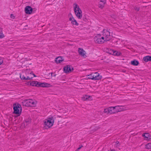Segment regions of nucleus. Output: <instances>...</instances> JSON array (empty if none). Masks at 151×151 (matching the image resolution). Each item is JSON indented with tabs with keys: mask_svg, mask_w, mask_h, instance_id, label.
Returning a JSON list of instances; mask_svg holds the SVG:
<instances>
[{
	"mask_svg": "<svg viewBox=\"0 0 151 151\" xmlns=\"http://www.w3.org/2000/svg\"><path fill=\"white\" fill-rule=\"evenodd\" d=\"M125 110L124 107L122 106H117L110 107L104 109V112L107 113H115L116 112H121Z\"/></svg>",
	"mask_w": 151,
	"mask_h": 151,
	"instance_id": "nucleus-1",
	"label": "nucleus"
},
{
	"mask_svg": "<svg viewBox=\"0 0 151 151\" xmlns=\"http://www.w3.org/2000/svg\"><path fill=\"white\" fill-rule=\"evenodd\" d=\"M54 119L53 117L50 116L45 119L43 121V128L48 129L52 127L54 123Z\"/></svg>",
	"mask_w": 151,
	"mask_h": 151,
	"instance_id": "nucleus-2",
	"label": "nucleus"
},
{
	"mask_svg": "<svg viewBox=\"0 0 151 151\" xmlns=\"http://www.w3.org/2000/svg\"><path fill=\"white\" fill-rule=\"evenodd\" d=\"M73 9L76 16L78 19H81L82 17V11L79 6L76 3L73 4Z\"/></svg>",
	"mask_w": 151,
	"mask_h": 151,
	"instance_id": "nucleus-3",
	"label": "nucleus"
},
{
	"mask_svg": "<svg viewBox=\"0 0 151 151\" xmlns=\"http://www.w3.org/2000/svg\"><path fill=\"white\" fill-rule=\"evenodd\" d=\"M23 103L26 106L35 107L37 104V101L35 100L29 99L24 100Z\"/></svg>",
	"mask_w": 151,
	"mask_h": 151,
	"instance_id": "nucleus-4",
	"label": "nucleus"
},
{
	"mask_svg": "<svg viewBox=\"0 0 151 151\" xmlns=\"http://www.w3.org/2000/svg\"><path fill=\"white\" fill-rule=\"evenodd\" d=\"M101 35L104 37L105 41L109 40L111 37L110 32L108 29H104Z\"/></svg>",
	"mask_w": 151,
	"mask_h": 151,
	"instance_id": "nucleus-5",
	"label": "nucleus"
},
{
	"mask_svg": "<svg viewBox=\"0 0 151 151\" xmlns=\"http://www.w3.org/2000/svg\"><path fill=\"white\" fill-rule=\"evenodd\" d=\"M87 76L88 77V78L94 80H99L101 78V76L97 72L92 73Z\"/></svg>",
	"mask_w": 151,
	"mask_h": 151,
	"instance_id": "nucleus-6",
	"label": "nucleus"
},
{
	"mask_svg": "<svg viewBox=\"0 0 151 151\" xmlns=\"http://www.w3.org/2000/svg\"><path fill=\"white\" fill-rule=\"evenodd\" d=\"M94 41L98 43H102L105 42L104 38L101 34L97 35L94 38Z\"/></svg>",
	"mask_w": 151,
	"mask_h": 151,
	"instance_id": "nucleus-7",
	"label": "nucleus"
},
{
	"mask_svg": "<svg viewBox=\"0 0 151 151\" xmlns=\"http://www.w3.org/2000/svg\"><path fill=\"white\" fill-rule=\"evenodd\" d=\"M13 107L14 110L13 113H21L22 109L20 105L17 104H14Z\"/></svg>",
	"mask_w": 151,
	"mask_h": 151,
	"instance_id": "nucleus-8",
	"label": "nucleus"
},
{
	"mask_svg": "<svg viewBox=\"0 0 151 151\" xmlns=\"http://www.w3.org/2000/svg\"><path fill=\"white\" fill-rule=\"evenodd\" d=\"M69 20L70 21H71V24L73 25L76 26H78L79 24L77 22V21L74 19V17L70 14L69 15Z\"/></svg>",
	"mask_w": 151,
	"mask_h": 151,
	"instance_id": "nucleus-9",
	"label": "nucleus"
},
{
	"mask_svg": "<svg viewBox=\"0 0 151 151\" xmlns=\"http://www.w3.org/2000/svg\"><path fill=\"white\" fill-rule=\"evenodd\" d=\"M26 76L27 77V80H30L32 79L33 77L36 76L34 74L32 73L31 71L29 72V70H27L26 71Z\"/></svg>",
	"mask_w": 151,
	"mask_h": 151,
	"instance_id": "nucleus-10",
	"label": "nucleus"
},
{
	"mask_svg": "<svg viewBox=\"0 0 151 151\" xmlns=\"http://www.w3.org/2000/svg\"><path fill=\"white\" fill-rule=\"evenodd\" d=\"M51 85L50 84L46 83L38 82V87H49Z\"/></svg>",
	"mask_w": 151,
	"mask_h": 151,
	"instance_id": "nucleus-11",
	"label": "nucleus"
},
{
	"mask_svg": "<svg viewBox=\"0 0 151 151\" xmlns=\"http://www.w3.org/2000/svg\"><path fill=\"white\" fill-rule=\"evenodd\" d=\"M63 69L65 73H69L73 70V68L72 66L69 65H67Z\"/></svg>",
	"mask_w": 151,
	"mask_h": 151,
	"instance_id": "nucleus-12",
	"label": "nucleus"
},
{
	"mask_svg": "<svg viewBox=\"0 0 151 151\" xmlns=\"http://www.w3.org/2000/svg\"><path fill=\"white\" fill-rule=\"evenodd\" d=\"M25 13L27 14H30L33 11L32 8L29 6H26L24 9Z\"/></svg>",
	"mask_w": 151,
	"mask_h": 151,
	"instance_id": "nucleus-13",
	"label": "nucleus"
},
{
	"mask_svg": "<svg viewBox=\"0 0 151 151\" xmlns=\"http://www.w3.org/2000/svg\"><path fill=\"white\" fill-rule=\"evenodd\" d=\"M142 136L145 140H148L151 139V135L148 133H144L142 134Z\"/></svg>",
	"mask_w": 151,
	"mask_h": 151,
	"instance_id": "nucleus-14",
	"label": "nucleus"
},
{
	"mask_svg": "<svg viewBox=\"0 0 151 151\" xmlns=\"http://www.w3.org/2000/svg\"><path fill=\"white\" fill-rule=\"evenodd\" d=\"M78 52L79 54L82 56H84L86 54V52L81 48H78Z\"/></svg>",
	"mask_w": 151,
	"mask_h": 151,
	"instance_id": "nucleus-15",
	"label": "nucleus"
},
{
	"mask_svg": "<svg viewBox=\"0 0 151 151\" xmlns=\"http://www.w3.org/2000/svg\"><path fill=\"white\" fill-rule=\"evenodd\" d=\"M81 99L83 101H86L87 100H92L91 96L87 95H83Z\"/></svg>",
	"mask_w": 151,
	"mask_h": 151,
	"instance_id": "nucleus-16",
	"label": "nucleus"
},
{
	"mask_svg": "<svg viewBox=\"0 0 151 151\" xmlns=\"http://www.w3.org/2000/svg\"><path fill=\"white\" fill-rule=\"evenodd\" d=\"M110 53L115 56H119L121 54L120 52L116 51L114 50H111Z\"/></svg>",
	"mask_w": 151,
	"mask_h": 151,
	"instance_id": "nucleus-17",
	"label": "nucleus"
},
{
	"mask_svg": "<svg viewBox=\"0 0 151 151\" xmlns=\"http://www.w3.org/2000/svg\"><path fill=\"white\" fill-rule=\"evenodd\" d=\"M63 61V58L61 57H58L55 58V61L57 63H61Z\"/></svg>",
	"mask_w": 151,
	"mask_h": 151,
	"instance_id": "nucleus-18",
	"label": "nucleus"
},
{
	"mask_svg": "<svg viewBox=\"0 0 151 151\" xmlns=\"http://www.w3.org/2000/svg\"><path fill=\"white\" fill-rule=\"evenodd\" d=\"M38 82L37 81H33L30 82V85L32 86H36L38 87Z\"/></svg>",
	"mask_w": 151,
	"mask_h": 151,
	"instance_id": "nucleus-19",
	"label": "nucleus"
},
{
	"mask_svg": "<svg viewBox=\"0 0 151 151\" xmlns=\"http://www.w3.org/2000/svg\"><path fill=\"white\" fill-rule=\"evenodd\" d=\"M31 122V120L30 119H26L24 124V127H26L28 124H30Z\"/></svg>",
	"mask_w": 151,
	"mask_h": 151,
	"instance_id": "nucleus-20",
	"label": "nucleus"
},
{
	"mask_svg": "<svg viewBox=\"0 0 151 151\" xmlns=\"http://www.w3.org/2000/svg\"><path fill=\"white\" fill-rule=\"evenodd\" d=\"M151 56H147L144 57L143 58V60L146 62L148 61H151Z\"/></svg>",
	"mask_w": 151,
	"mask_h": 151,
	"instance_id": "nucleus-21",
	"label": "nucleus"
},
{
	"mask_svg": "<svg viewBox=\"0 0 151 151\" xmlns=\"http://www.w3.org/2000/svg\"><path fill=\"white\" fill-rule=\"evenodd\" d=\"M131 63L132 65H135V66H137L139 64V62L137 60H134L131 61Z\"/></svg>",
	"mask_w": 151,
	"mask_h": 151,
	"instance_id": "nucleus-22",
	"label": "nucleus"
},
{
	"mask_svg": "<svg viewBox=\"0 0 151 151\" xmlns=\"http://www.w3.org/2000/svg\"><path fill=\"white\" fill-rule=\"evenodd\" d=\"M4 37V35L3 33L2 29L0 27V39Z\"/></svg>",
	"mask_w": 151,
	"mask_h": 151,
	"instance_id": "nucleus-23",
	"label": "nucleus"
},
{
	"mask_svg": "<svg viewBox=\"0 0 151 151\" xmlns=\"http://www.w3.org/2000/svg\"><path fill=\"white\" fill-rule=\"evenodd\" d=\"M145 148L148 150H151V143H149L145 145Z\"/></svg>",
	"mask_w": 151,
	"mask_h": 151,
	"instance_id": "nucleus-24",
	"label": "nucleus"
},
{
	"mask_svg": "<svg viewBox=\"0 0 151 151\" xmlns=\"http://www.w3.org/2000/svg\"><path fill=\"white\" fill-rule=\"evenodd\" d=\"M20 77L21 79L27 80L26 75V76H24L23 75L21 74L20 75Z\"/></svg>",
	"mask_w": 151,
	"mask_h": 151,
	"instance_id": "nucleus-25",
	"label": "nucleus"
},
{
	"mask_svg": "<svg viewBox=\"0 0 151 151\" xmlns=\"http://www.w3.org/2000/svg\"><path fill=\"white\" fill-rule=\"evenodd\" d=\"M104 4H103V3H100V2L98 5L99 7L102 9L104 7Z\"/></svg>",
	"mask_w": 151,
	"mask_h": 151,
	"instance_id": "nucleus-26",
	"label": "nucleus"
},
{
	"mask_svg": "<svg viewBox=\"0 0 151 151\" xmlns=\"http://www.w3.org/2000/svg\"><path fill=\"white\" fill-rule=\"evenodd\" d=\"M83 147V146L82 145H80L79 146V147L76 150V151H78Z\"/></svg>",
	"mask_w": 151,
	"mask_h": 151,
	"instance_id": "nucleus-27",
	"label": "nucleus"
},
{
	"mask_svg": "<svg viewBox=\"0 0 151 151\" xmlns=\"http://www.w3.org/2000/svg\"><path fill=\"white\" fill-rule=\"evenodd\" d=\"M100 3H103V4H105L106 3V0H100Z\"/></svg>",
	"mask_w": 151,
	"mask_h": 151,
	"instance_id": "nucleus-28",
	"label": "nucleus"
},
{
	"mask_svg": "<svg viewBox=\"0 0 151 151\" xmlns=\"http://www.w3.org/2000/svg\"><path fill=\"white\" fill-rule=\"evenodd\" d=\"M3 62V60L2 58H0V65L2 64Z\"/></svg>",
	"mask_w": 151,
	"mask_h": 151,
	"instance_id": "nucleus-29",
	"label": "nucleus"
},
{
	"mask_svg": "<svg viewBox=\"0 0 151 151\" xmlns=\"http://www.w3.org/2000/svg\"><path fill=\"white\" fill-rule=\"evenodd\" d=\"M119 144V142H118V141H117L116 142V146H118V145Z\"/></svg>",
	"mask_w": 151,
	"mask_h": 151,
	"instance_id": "nucleus-30",
	"label": "nucleus"
},
{
	"mask_svg": "<svg viewBox=\"0 0 151 151\" xmlns=\"http://www.w3.org/2000/svg\"><path fill=\"white\" fill-rule=\"evenodd\" d=\"M135 10H137V11H138L139 10V7H137L135 8Z\"/></svg>",
	"mask_w": 151,
	"mask_h": 151,
	"instance_id": "nucleus-31",
	"label": "nucleus"
},
{
	"mask_svg": "<svg viewBox=\"0 0 151 151\" xmlns=\"http://www.w3.org/2000/svg\"><path fill=\"white\" fill-rule=\"evenodd\" d=\"M120 42V40H119V41H116V43H117V44H119L120 43V42Z\"/></svg>",
	"mask_w": 151,
	"mask_h": 151,
	"instance_id": "nucleus-32",
	"label": "nucleus"
},
{
	"mask_svg": "<svg viewBox=\"0 0 151 151\" xmlns=\"http://www.w3.org/2000/svg\"><path fill=\"white\" fill-rule=\"evenodd\" d=\"M13 16V14H11V17H12V16Z\"/></svg>",
	"mask_w": 151,
	"mask_h": 151,
	"instance_id": "nucleus-33",
	"label": "nucleus"
},
{
	"mask_svg": "<svg viewBox=\"0 0 151 151\" xmlns=\"http://www.w3.org/2000/svg\"><path fill=\"white\" fill-rule=\"evenodd\" d=\"M18 116H19V115H18Z\"/></svg>",
	"mask_w": 151,
	"mask_h": 151,
	"instance_id": "nucleus-34",
	"label": "nucleus"
}]
</instances>
